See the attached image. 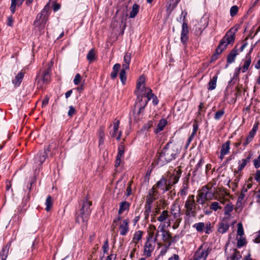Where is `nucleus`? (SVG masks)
Returning a JSON list of instances; mask_svg holds the SVG:
<instances>
[{"label": "nucleus", "instance_id": "nucleus-38", "mask_svg": "<svg viewBox=\"0 0 260 260\" xmlns=\"http://www.w3.org/2000/svg\"><path fill=\"white\" fill-rule=\"evenodd\" d=\"M233 210V206L232 205L227 204L224 208V213L226 215H229Z\"/></svg>", "mask_w": 260, "mask_h": 260}, {"label": "nucleus", "instance_id": "nucleus-42", "mask_svg": "<svg viewBox=\"0 0 260 260\" xmlns=\"http://www.w3.org/2000/svg\"><path fill=\"white\" fill-rule=\"evenodd\" d=\"M238 12V6L235 5L232 6L230 9V15L231 17H234L236 16Z\"/></svg>", "mask_w": 260, "mask_h": 260}, {"label": "nucleus", "instance_id": "nucleus-13", "mask_svg": "<svg viewBox=\"0 0 260 260\" xmlns=\"http://www.w3.org/2000/svg\"><path fill=\"white\" fill-rule=\"evenodd\" d=\"M24 73L21 71L15 76V79L12 80L13 84H14L16 87L20 86L24 77Z\"/></svg>", "mask_w": 260, "mask_h": 260}, {"label": "nucleus", "instance_id": "nucleus-64", "mask_svg": "<svg viewBox=\"0 0 260 260\" xmlns=\"http://www.w3.org/2000/svg\"><path fill=\"white\" fill-rule=\"evenodd\" d=\"M116 257V255L115 254H111L108 255L105 260H114Z\"/></svg>", "mask_w": 260, "mask_h": 260}, {"label": "nucleus", "instance_id": "nucleus-11", "mask_svg": "<svg viewBox=\"0 0 260 260\" xmlns=\"http://www.w3.org/2000/svg\"><path fill=\"white\" fill-rule=\"evenodd\" d=\"M48 156V154L46 152H41L40 151L35 157V161L36 162H39V164L41 165L46 160Z\"/></svg>", "mask_w": 260, "mask_h": 260}, {"label": "nucleus", "instance_id": "nucleus-47", "mask_svg": "<svg viewBox=\"0 0 260 260\" xmlns=\"http://www.w3.org/2000/svg\"><path fill=\"white\" fill-rule=\"evenodd\" d=\"M237 226H238V230H237L238 235L242 236L244 234L242 224L241 223H238L237 224Z\"/></svg>", "mask_w": 260, "mask_h": 260}, {"label": "nucleus", "instance_id": "nucleus-16", "mask_svg": "<svg viewBox=\"0 0 260 260\" xmlns=\"http://www.w3.org/2000/svg\"><path fill=\"white\" fill-rule=\"evenodd\" d=\"M23 2V0H11V4L10 7L11 13L14 14L16 11V5H17L19 7L22 4Z\"/></svg>", "mask_w": 260, "mask_h": 260}, {"label": "nucleus", "instance_id": "nucleus-12", "mask_svg": "<svg viewBox=\"0 0 260 260\" xmlns=\"http://www.w3.org/2000/svg\"><path fill=\"white\" fill-rule=\"evenodd\" d=\"M238 54L237 50L235 48L232 50L230 53L227 56V63H232L235 62L236 57Z\"/></svg>", "mask_w": 260, "mask_h": 260}, {"label": "nucleus", "instance_id": "nucleus-27", "mask_svg": "<svg viewBox=\"0 0 260 260\" xmlns=\"http://www.w3.org/2000/svg\"><path fill=\"white\" fill-rule=\"evenodd\" d=\"M251 62V57L249 56V55H246V60L242 68V72L243 73L246 72Z\"/></svg>", "mask_w": 260, "mask_h": 260}, {"label": "nucleus", "instance_id": "nucleus-5", "mask_svg": "<svg viewBox=\"0 0 260 260\" xmlns=\"http://www.w3.org/2000/svg\"><path fill=\"white\" fill-rule=\"evenodd\" d=\"M194 195L190 196L189 198H192V200L187 199L185 203L186 214L188 217H194L197 215V212L195 211L196 205L194 203Z\"/></svg>", "mask_w": 260, "mask_h": 260}, {"label": "nucleus", "instance_id": "nucleus-3", "mask_svg": "<svg viewBox=\"0 0 260 260\" xmlns=\"http://www.w3.org/2000/svg\"><path fill=\"white\" fill-rule=\"evenodd\" d=\"M50 6L49 3L47 4L43 9L39 13L34 21V24L36 27L43 28L48 20Z\"/></svg>", "mask_w": 260, "mask_h": 260}, {"label": "nucleus", "instance_id": "nucleus-39", "mask_svg": "<svg viewBox=\"0 0 260 260\" xmlns=\"http://www.w3.org/2000/svg\"><path fill=\"white\" fill-rule=\"evenodd\" d=\"M142 235L143 232H142L141 231H138L136 232L134 235L133 241H134L136 240L138 241L142 239Z\"/></svg>", "mask_w": 260, "mask_h": 260}, {"label": "nucleus", "instance_id": "nucleus-48", "mask_svg": "<svg viewBox=\"0 0 260 260\" xmlns=\"http://www.w3.org/2000/svg\"><path fill=\"white\" fill-rule=\"evenodd\" d=\"M157 199V197H152L147 195L146 197V204L151 205L153 202Z\"/></svg>", "mask_w": 260, "mask_h": 260}, {"label": "nucleus", "instance_id": "nucleus-58", "mask_svg": "<svg viewBox=\"0 0 260 260\" xmlns=\"http://www.w3.org/2000/svg\"><path fill=\"white\" fill-rule=\"evenodd\" d=\"M205 233L209 234L211 232V223L210 222L207 223L205 225Z\"/></svg>", "mask_w": 260, "mask_h": 260}, {"label": "nucleus", "instance_id": "nucleus-24", "mask_svg": "<svg viewBox=\"0 0 260 260\" xmlns=\"http://www.w3.org/2000/svg\"><path fill=\"white\" fill-rule=\"evenodd\" d=\"M140 7L137 4H134L132 6V10L129 13V18H134L138 14Z\"/></svg>", "mask_w": 260, "mask_h": 260}, {"label": "nucleus", "instance_id": "nucleus-20", "mask_svg": "<svg viewBox=\"0 0 260 260\" xmlns=\"http://www.w3.org/2000/svg\"><path fill=\"white\" fill-rule=\"evenodd\" d=\"M217 79V76L215 75L212 77L208 83V89L209 90H212L215 89L216 87V82Z\"/></svg>", "mask_w": 260, "mask_h": 260}, {"label": "nucleus", "instance_id": "nucleus-30", "mask_svg": "<svg viewBox=\"0 0 260 260\" xmlns=\"http://www.w3.org/2000/svg\"><path fill=\"white\" fill-rule=\"evenodd\" d=\"M204 164V160L202 158L200 159L198 163L195 167L194 170L193 171V175L195 176L197 174V173L201 172L202 166Z\"/></svg>", "mask_w": 260, "mask_h": 260}, {"label": "nucleus", "instance_id": "nucleus-50", "mask_svg": "<svg viewBox=\"0 0 260 260\" xmlns=\"http://www.w3.org/2000/svg\"><path fill=\"white\" fill-rule=\"evenodd\" d=\"M124 147L122 146L119 147L118 149V153L116 156V158H121L124 154Z\"/></svg>", "mask_w": 260, "mask_h": 260}, {"label": "nucleus", "instance_id": "nucleus-37", "mask_svg": "<svg viewBox=\"0 0 260 260\" xmlns=\"http://www.w3.org/2000/svg\"><path fill=\"white\" fill-rule=\"evenodd\" d=\"M119 76L121 83L123 85H124L126 80V72L124 71V70H121Z\"/></svg>", "mask_w": 260, "mask_h": 260}, {"label": "nucleus", "instance_id": "nucleus-26", "mask_svg": "<svg viewBox=\"0 0 260 260\" xmlns=\"http://www.w3.org/2000/svg\"><path fill=\"white\" fill-rule=\"evenodd\" d=\"M121 66L119 63H116L113 67V71L111 73L110 76L112 79H115L118 75V72L120 69Z\"/></svg>", "mask_w": 260, "mask_h": 260}, {"label": "nucleus", "instance_id": "nucleus-15", "mask_svg": "<svg viewBox=\"0 0 260 260\" xmlns=\"http://www.w3.org/2000/svg\"><path fill=\"white\" fill-rule=\"evenodd\" d=\"M50 70L47 69L45 70L42 75L41 80L44 83H48L50 80Z\"/></svg>", "mask_w": 260, "mask_h": 260}, {"label": "nucleus", "instance_id": "nucleus-34", "mask_svg": "<svg viewBox=\"0 0 260 260\" xmlns=\"http://www.w3.org/2000/svg\"><path fill=\"white\" fill-rule=\"evenodd\" d=\"M255 135V133H253V132L250 131L248 134V135L247 136V137L246 139L245 143L243 144V145L244 146H246L250 142H251L252 141Z\"/></svg>", "mask_w": 260, "mask_h": 260}, {"label": "nucleus", "instance_id": "nucleus-52", "mask_svg": "<svg viewBox=\"0 0 260 260\" xmlns=\"http://www.w3.org/2000/svg\"><path fill=\"white\" fill-rule=\"evenodd\" d=\"M105 135L103 131H101L99 134V145H103L104 142Z\"/></svg>", "mask_w": 260, "mask_h": 260}, {"label": "nucleus", "instance_id": "nucleus-2", "mask_svg": "<svg viewBox=\"0 0 260 260\" xmlns=\"http://www.w3.org/2000/svg\"><path fill=\"white\" fill-rule=\"evenodd\" d=\"M91 205L92 202L90 201L87 200L83 201L82 207L80 210V214L76 218L77 222L79 223L80 219L82 222H85L88 220L91 211L90 209Z\"/></svg>", "mask_w": 260, "mask_h": 260}, {"label": "nucleus", "instance_id": "nucleus-1", "mask_svg": "<svg viewBox=\"0 0 260 260\" xmlns=\"http://www.w3.org/2000/svg\"><path fill=\"white\" fill-rule=\"evenodd\" d=\"M171 142H168L158 153V158L155 163L156 165L162 167L176 159L178 153L177 151L170 148Z\"/></svg>", "mask_w": 260, "mask_h": 260}, {"label": "nucleus", "instance_id": "nucleus-6", "mask_svg": "<svg viewBox=\"0 0 260 260\" xmlns=\"http://www.w3.org/2000/svg\"><path fill=\"white\" fill-rule=\"evenodd\" d=\"M189 31L187 23L183 22L182 24L180 40L183 45H186L188 40Z\"/></svg>", "mask_w": 260, "mask_h": 260}, {"label": "nucleus", "instance_id": "nucleus-17", "mask_svg": "<svg viewBox=\"0 0 260 260\" xmlns=\"http://www.w3.org/2000/svg\"><path fill=\"white\" fill-rule=\"evenodd\" d=\"M167 124V120L165 119H161L159 123L157 124V127L154 130V133L155 134H158L160 132L163 130L164 127Z\"/></svg>", "mask_w": 260, "mask_h": 260}, {"label": "nucleus", "instance_id": "nucleus-22", "mask_svg": "<svg viewBox=\"0 0 260 260\" xmlns=\"http://www.w3.org/2000/svg\"><path fill=\"white\" fill-rule=\"evenodd\" d=\"M152 247L151 244L149 242V239L145 244V248L144 253L147 256L149 257L151 256V253L153 249H151Z\"/></svg>", "mask_w": 260, "mask_h": 260}, {"label": "nucleus", "instance_id": "nucleus-7", "mask_svg": "<svg viewBox=\"0 0 260 260\" xmlns=\"http://www.w3.org/2000/svg\"><path fill=\"white\" fill-rule=\"evenodd\" d=\"M226 250L227 248L226 247L225 249V253L226 254L227 260H239L242 257L240 254V252L235 248L230 249V251H232V254L231 255H228Z\"/></svg>", "mask_w": 260, "mask_h": 260}, {"label": "nucleus", "instance_id": "nucleus-32", "mask_svg": "<svg viewBox=\"0 0 260 260\" xmlns=\"http://www.w3.org/2000/svg\"><path fill=\"white\" fill-rule=\"evenodd\" d=\"M145 83V78L144 77L141 76L139 79V81L137 84V89L138 90V93H137V95L138 94H140L141 95H142L143 93H139V91H140L141 92L142 90H143V88L141 89V86L142 84H144Z\"/></svg>", "mask_w": 260, "mask_h": 260}, {"label": "nucleus", "instance_id": "nucleus-10", "mask_svg": "<svg viewBox=\"0 0 260 260\" xmlns=\"http://www.w3.org/2000/svg\"><path fill=\"white\" fill-rule=\"evenodd\" d=\"M235 39V32L232 33L230 30L223 37L222 40L224 41L225 44L226 43V44L228 45V44L234 43Z\"/></svg>", "mask_w": 260, "mask_h": 260}, {"label": "nucleus", "instance_id": "nucleus-57", "mask_svg": "<svg viewBox=\"0 0 260 260\" xmlns=\"http://www.w3.org/2000/svg\"><path fill=\"white\" fill-rule=\"evenodd\" d=\"M227 44L225 45L222 49H220L217 47L215 49V52L214 53L219 55L226 48Z\"/></svg>", "mask_w": 260, "mask_h": 260}, {"label": "nucleus", "instance_id": "nucleus-36", "mask_svg": "<svg viewBox=\"0 0 260 260\" xmlns=\"http://www.w3.org/2000/svg\"><path fill=\"white\" fill-rule=\"evenodd\" d=\"M87 59L92 61L95 59V53L94 49H91L87 54Z\"/></svg>", "mask_w": 260, "mask_h": 260}, {"label": "nucleus", "instance_id": "nucleus-53", "mask_svg": "<svg viewBox=\"0 0 260 260\" xmlns=\"http://www.w3.org/2000/svg\"><path fill=\"white\" fill-rule=\"evenodd\" d=\"M69 110L68 112V115L69 117H72L73 115L75 113L76 110L73 106H69Z\"/></svg>", "mask_w": 260, "mask_h": 260}, {"label": "nucleus", "instance_id": "nucleus-54", "mask_svg": "<svg viewBox=\"0 0 260 260\" xmlns=\"http://www.w3.org/2000/svg\"><path fill=\"white\" fill-rule=\"evenodd\" d=\"M131 59V55L130 53L126 52L124 56V63H130Z\"/></svg>", "mask_w": 260, "mask_h": 260}, {"label": "nucleus", "instance_id": "nucleus-21", "mask_svg": "<svg viewBox=\"0 0 260 260\" xmlns=\"http://www.w3.org/2000/svg\"><path fill=\"white\" fill-rule=\"evenodd\" d=\"M230 141H227L225 143H223L221 145L220 152H221L222 154H228L229 152V150L230 149Z\"/></svg>", "mask_w": 260, "mask_h": 260}, {"label": "nucleus", "instance_id": "nucleus-61", "mask_svg": "<svg viewBox=\"0 0 260 260\" xmlns=\"http://www.w3.org/2000/svg\"><path fill=\"white\" fill-rule=\"evenodd\" d=\"M206 189L207 190V200L212 199L214 197L213 193L212 191H209L208 190V189L207 188H206Z\"/></svg>", "mask_w": 260, "mask_h": 260}, {"label": "nucleus", "instance_id": "nucleus-28", "mask_svg": "<svg viewBox=\"0 0 260 260\" xmlns=\"http://www.w3.org/2000/svg\"><path fill=\"white\" fill-rule=\"evenodd\" d=\"M208 252L205 250H202L201 252H197L195 255V259L200 260L202 258H204L203 260H205L207 256H208Z\"/></svg>", "mask_w": 260, "mask_h": 260}, {"label": "nucleus", "instance_id": "nucleus-63", "mask_svg": "<svg viewBox=\"0 0 260 260\" xmlns=\"http://www.w3.org/2000/svg\"><path fill=\"white\" fill-rule=\"evenodd\" d=\"M253 165L255 168L257 169L260 167V159L257 158L253 160Z\"/></svg>", "mask_w": 260, "mask_h": 260}, {"label": "nucleus", "instance_id": "nucleus-4", "mask_svg": "<svg viewBox=\"0 0 260 260\" xmlns=\"http://www.w3.org/2000/svg\"><path fill=\"white\" fill-rule=\"evenodd\" d=\"M143 96L140 94H137V98L135 105V108L138 107V111L136 112H134V118L136 121H139L142 118L143 113L144 111V108L147 104V101L143 100Z\"/></svg>", "mask_w": 260, "mask_h": 260}, {"label": "nucleus", "instance_id": "nucleus-46", "mask_svg": "<svg viewBox=\"0 0 260 260\" xmlns=\"http://www.w3.org/2000/svg\"><path fill=\"white\" fill-rule=\"evenodd\" d=\"M187 13L185 10L182 11L181 14L179 18H177L178 22H181L182 20L185 22V18L187 16Z\"/></svg>", "mask_w": 260, "mask_h": 260}, {"label": "nucleus", "instance_id": "nucleus-8", "mask_svg": "<svg viewBox=\"0 0 260 260\" xmlns=\"http://www.w3.org/2000/svg\"><path fill=\"white\" fill-rule=\"evenodd\" d=\"M10 246L11 242H9L3 247L0 251V260H6Z\"/></svg>", "mask_w": 260, "mask_h": 260}, {"label": "nucleus", "instance_id": "nucleus-25", "mask_svg": "<svg viewBox=\"0 0 260 260\" xmlns=\"http://www.w3.org/2000/svg\"><path fill=\"white\" fill-rule=\"evenodd\" d=\"M144 92V94H146V95L144 96V101H148L150 100L151 97L152 90L149 88H146L144 86L143 87V90H142L141 92Z\"/></svg>", "mask_w": 260, "mask_h": 260}, {"label": "nucleus", "instance_id": "nucleus-18", "mask_svg": "<svg viewBox=\"0 0 260 260\" xmlns=\"http://www.w3.org/2000/svg\"><path fill=\"white\" fill-rule=\"evenodd\" d=\"M165 224H164L162 225L160 224L158 226V229H159V231L161 232L162 234V240L164 242H166V235H168V237L169 239L172 238V236L171 234L168 231H166L165 230Z\"/></svg>", "mask_w": 260, "mask_h": 260}, {"label": "nucleus", "instance_id": "nucleus-45", "mask_svg": "<svg viewBox=\"0 0 260 260\" xmlns=\"http://www.w3.org/2000/svg\"><path fill=\"white\" fill-rule=\"evenodd\" d=\"M246 244V242L245 238L240 237V239L238 240L237 246L238 248H240L244 246Z\"/></svg>", "mask_w": 260, "mask_h": 260}, {"label": "nucleus", "instance_id": "nucleus-44", "mask_svg": "<svg viewBox=\"0 0 260 260\" xmlns=\"http://www.w3.org/2000/svg\"><path fill=\"white\" fill-rule=\"evenodd\" d=\"M166 180L162 177L161 178L156 184V187L158 188H160L161 189L162 188L163 186L166 185Z\"/></svg>", "mask_w": 260, "mask_h": 260}, {"label": "nucleus", "instance_id": "nucleus-14", "mask_svg": "<svg viewBox=\"0 0 260 260\" xmlns=\"http://www.w3.org/2000/svg\"><path fill=\"white\" fill-rule=\"evenodd\" d=\"M230 227L229 223L224 222L223 220L218 224V231L221 234H224L227 232Z\"/></svg>", "mask_w": 260, "mask_h": 260}, {"label": "nucleus", "instance_id": "nucleus-33", "mask_svg": "<svg viewBox=\"0 0 260 260\" xmlns=\"http://www.w3.org/2000/svg\"><path fill=\"white\" fill-rule=\"evenodd\" d=\"M119 125V121L117 120L114 123L113 131L110 132V135L112 137H115L116 136V133L118 131Z\"/></svg>", "mask_w": 260, "mask_h": 260}, {"label": "nucleus", "instance_id": "nucleus-9", "mask_svg": "<svg viewBox=\"0 0 260 260\" xmlns=\"http://www.w3.org/2000/svg\"><path fill=\"white\" fill-rule=\"evenodd\" d=\"M128 223L129 221L127 219H124L122 221V223L120 226V234L122 236H125L126 235L128 231Z\"/></svg>", "mask_w": 260, "mask_h": 260}, {"label": "nucleus", "instance_id": "nucleus-59", "mask_svg": "<svg viewBox=\"0 0 260 260\" xmlns=\"http://www.w3.org/2000/svg\"><path fill=\"white\" fill-rule=\"evenodd\" d=\"M199 197L202 198V199H204V200L206 201L207 200V190L205 191L204 188H202V192H201L199 195Z\"/></svg>", "mask_w": 260, "mask_h": 260}, {"label": "nucleus", "instance_id": "nucleus-62", "mask_svg": "<svg viewBox=\"0 0 260 260\" xmlns=\"http://www.w3.org/2000/svg\"><path fill=\"white\" fill-rule=\"evenodd\" d=\"M14 22V20H13V18L12 17V16H9L8 18V22L7 23V25H8L9 26H13V23Z\"/></svg>", "mask_w": 260, "mask_h": 260}, {"label": "nucleus", "instance_id": "nucleus-43", "mask_svg": "<svg viewBox=\"0 0 260 260\" xmlns=\"http://www.w3.org/2000/svg\"><path fill=\"white\" fill-rule=\"evenodd\" d=\"M224 113V111L223 110H218L217 111L214 115V119L216 120H218L222 117Z\"/></svg>", "mask_w": 260, "mask_h": 260}, {"label": "nucleus", "instance_id": "nucleus-56", "mask_svg": "<svg viewBox=\"0 0 260 260\" xmlns=\"http://www.w3.org/2000/svg\"><path fill=\"white\" fill-rule=\"evenodd\" d=\"M109 248V247L108 240H106V241H105L104 244L103 246V252L104 253H107Z\"/></svg>", "mask_w": 260, "mask_h": 260}, {"label": "nucleus", "instance_id": "nucleus-23", "mask_svg": "<svg viewBox=\"0 0 260 260\" xmlns=\"http://www.w3.org/2000/svg\"><path fill=\"white\" fill-rule=\"evenodd\" d=\"M33 183L34 182L32 181L30 182L27 184L26 188L24 189L25 193H26V197H24L23 200L26 202L28 201L30 199L29 192L31 190V186Z\"/></svg>", "mask_w": 260, "mask_h": 260}, {"label": "nucleus", "instance_id": "nucleus-31", "mask_svg": "<svg viewBox=\"0 0 260 260\" xmlns=\"http://www.w3.org/2000/svg\"><path fill=\"white\" fill-rule=\"evenodd\" d=\"M192 227L195 228L198 232L202 233L205 229V224L204 222H200L194 224Z\"/></svg>", "mask_w": 260, "mask_h": 260}, {"label": "nucleus", "instance_id": "nucleus-41", "mask_svg": "<svg viewBox=\"0 0 260 260\" xmlns=\"http://www.w3.org/2000/svg\"><path fill=\"white\" fill-rule=\"evenodd\" d=\"M168 217V211H163L160 215L158 217L157 220L159 221H164L166 220Z\"/></svg>", "mask_w": 260, "mask_h": 260}, {"label": "nucleus", "instance_id": "nucleus-35", "mask_svg": "<svg viewBox=\"0 0 260 260\" xmlns=\"http://www.w3.org/2000/svg\"><path fill=\"white\" fill-rule=\"evenodd\" d=\"M45 205L46 206L45 210L47 211H50V210L51 209L52 206V198L50 196H48L47 197L46 202H45Z\"/></svg>", "mask_w": 260, "mask_h": 260}, {"label": "nucleus", "instance_id": "nucleus-19", "mask_svg": "<svg viewBox=\"0 0 260 260\" xmlns=\"http://www.w3.org/2000/svg\"><path fill=\"white\" fill-rule=\"evenodd\" d=\"M130 204L126 201H123L120 203L119 209L118 210V214H121L124 211L128 210Z\"/></svg>", "mask_w": 260, "mask_h": 260}, {"label": "nucleus", "instance_id": "nucleus-40", "mask_svg": "<svg viewBox=\"0 0 260 260\" xmlns=\"http://www.w3.org/2000/svg\"><path fill=\"white\" fill-rule=\"evenodd\" d=\"M188 187L187 184L184 183L179 192L180 196H185L187 194V191L188 190Z\"/></svg>", "mask_w": 260, "mask_h": 260}, {"label": "nucleus", "instance_id": "nucleus-49", "mask_svg": "<svg viewBox=\"0 0 260 260\" xmlns=\"http://www.w3.org/2000/svg\"><path fill=\"white\" fill-rule=\"evenodd\" d=\"M158 192L155 189L153 186L152 188L150 189L148 191V196L152 197H157Z\"/></svg>", "mask_w": 260, "mask_h": 260}, {"label": "nucleus", "instance_id": "nucleus-60", "mask_svg": "<svg viewBox=\"0 0 260 260\" xmlns=\"http://www.w3.org/2000/svg\"><path fill=\"white\" fill-rule=\"evenodd\" d=\"M247 163H246L245 161L242 159V162L239 166L238 168V172H241L247 165Z\"/></svg>", "mask_w": 260, "mask_h": 260}, {"label": "nucleus", "instance_id": "nucleus-29", "mask_svg": "<svg viewBox=\"0 0 260 260\" xmlns=\"http://www.w3.org/2000/svg\"><path fill=\"white\" fill-rule=\"evenodd\" d=\"M181 174H182L181 170L179 169L177 171H176L175 172V173L172 175V179L173 180V184H176L178 182V181L181 177Z\"/></svg>", "mask_w": 260, "mask_h": 260}, {"label": "nucleus", "instance_id": "nucleus-51", "mask_svg": "<svg viewBox=\"0 0 260 260\" xmlns=\"http://www.w3.org/2000/svg\"><path fill=\"white\" fill-rule=\"evenodd\" d=\"M210 208L212 210L216 211L218 209H221V207L219 206V203L218 202H214L211 204L210 206Z\"/></svg>", "mask_w": 260, "mask_h": 260}, {"label": "nucleus", "instance_id": "nucleus-55", "mask_svg": "<svg viewBox=\"0 0 260 260\" xmlns=\"http://www.w3.org/2000/svg\"><path fill=\"white\" fill-rule=\"evenodd\" d=\"M81 79V76L79 74H77L75 77V78L74 79V83L75 85H78L80 83V80Z\"/></svg>", "mask_w": 260, "mask_h": 260}]
</instances>
